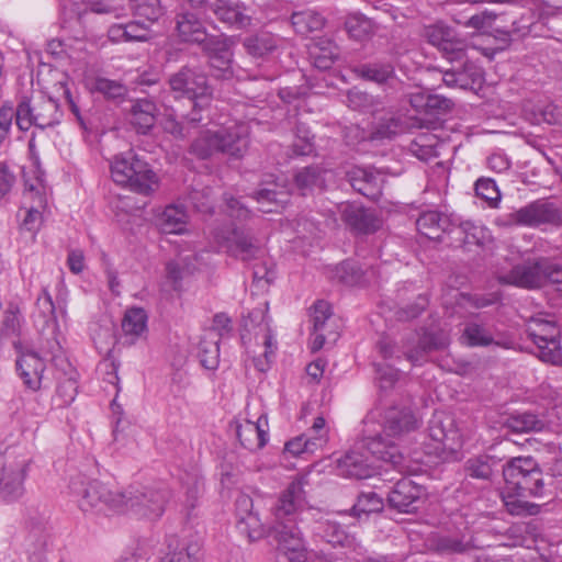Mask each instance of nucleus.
<instances>
[{
	"label": "nucleus",
	"mask_w": 562,
	"mask_h": 562,
	"mask_svg": "<svg viewBox=\"0 0 562 562\" xmlns=\"http://www.w3.org/2000/svg\"><path fill=\"white\" fill-rule=\"evenodd\" d=\"M240 445L250 450L261 449L268 441V418L260 415L256 422L246 419L236 428Z\"/></svg>",
	"instance_id": "393cba45"
},
{
	"label": "nucleus",
	"mask_w": 562,
	"mask_h": 562,
	"mask_svg": "<svg viewBox=\"0 0 562 562\" xmlns=\"http://www.w3.org/2000/svg\"><path fill=\"white\" fill-rule=\"evenodd\" d=\"M340 212L344 223L356 233L372 234L382 226V221L374 211L357 203L342 204Z\"/></svg>",
	"instance_id": "aec40b11"
},
{
	"label": "nucleus",
	"mask_w": 562,
	"mask_h": 562,
	"mask_svg": "<svg viewBox=\"0 0 562 562\" xmlns=\"http://www.w3.org/2000/svg\"><path fill=\"white\" fill-rule=\"evenodd\" d=\"M21 323V312L15 304L10 303L5 308L0 305V331L2 336H19Z\"/></svg>",
	"instance_id": "49530a36"
},
{
	"label": "nucleus",
	"mask_w": 562,
	"mask_h": 562,
	"mask_svg": "<svg viewBox=\"0 0 562 562\" xmlns=\"http://www.w3.org/2000/svg\"><path fill=\"white\" fill-rule=\"evenodd\" d=\"M347 104L353 110L370 111L374 105V99L367 92L351 89L347 94Z\"/></svg>",
	"instance_id": "774afa93"
},
{
	"label": "nucleus",
	"mask_w": 562,
	"mask_h": 562,
	"mask_svg": "<svg viewBox=\"0 0 562 562\" xmlns=\"http://www.w3.org/2000/svg\"><path fill=\"white\" fill-rule=\"evenodd\" d=\"M432 548L443 555L463 554L474 549L473 539L464 533L438 535L432 539Z\"/></svg>",
	"instance_id": "c756f323"
},
{
	"label": "nucleus",
	"mask_w": 562,
	"mask_h": 562,
	"mask_svg": "<svg viewBox=\"0 0 562 562\" xmlns=\"http://www.w3.org/2000/svg\"><path fill=\"white\" fill-rule=\"evenodd\" d=\"M460 339L468 347H488L495 345L510 349L514 346L513 340L499 339L488 326L475 321H470L464 325Z\"/></svg>",
	"instance_id": "b1692460"
},
{
	"label": "nucleus",
	"mask_w": 562,
	"mask_h": 562,
	"mask_svg": "<svg viewBox=\"0 0 562 562\" xmlns=\"http://www.w3.org/2000/svg\"><path fill=\"white\" fill-rule=\"evenodd\" d=\"M87 86L92 92H99L108 99H121L127 93L126 87L117 80H111L104 77H94L87 79Z\"/></svg>",
	"instance_id": "37998d69"
},
{
	"label": "nucleus",
	"mask_w": 562,
	"mask_h": 562,
	"mask_svg": "<svg viewBox=\"0 0 562 562\" xmlns=\"http://www.w3.org/2000/svg\"><path fill=\"white\" fill-rule=\"evenodd\" d=\"M109 38L112 42H147L153 37V30L149 23L139 19L128 23L113 24L108 30Z\"/></svg>",
	"instance_id": "bb28decb"
},
{
	"label": "nucleus",
	"mask_w": 562,
	"mask_h": 562,
	"mask_svg": "<svg viewBox=\"0 0 562 562\" xmlns=\"http://www.w3.org/2000/svg\"><path fill=\"white\" fill-rule=\"evenodd\" d=\"M334 278L342 284L352 286L362 282L363 272L357 262L346 260L336 267Z\"/></svg>",
	"instance_id": "3c124183"
},
{
	"label": "nucleus",
	"mask_w": 562,
	"mask_h": 562,
	"mask_svg": "<svg viewBox=\"0 0 562 562\" xmlns=\"http://www.w3.org/2000/svg\"><path fill=\"white\" fill-rule=\"evenodd\" d=\"M61 116L63 113L59 110V104L53 98L42 97L34 103L33 120L36 127L44 130L54 126L60 122Z\"/></svg>",
	"instance_id": "e433bc0d"
},
{
	"label": "nucleus",
	"mask_w": 562,
	"mask_h": 562,
	"mask_svg": "<svg viewBox=\"0 0 562 562\" xmlns=\"http://www.w3.org/2000/svg\"><path fill=\"white\" fill-rule=\"evenodd\" d=\"M131 122L142 134H146L155 124L157 106L149 99H138L131 109Z\"/></svg>",
	"instance_id": "f704fd0d"
},
{
	"label": "nucleus",
	"mask_w": 562,
	"mask_h": 562,
	"mask_svg": "<svg viewBox=\"0 0 562 562\" xmlns=\"http://www.w3.org/2000/svg\"><path fill=\"white\" fill-rule=\"evenodd\" d=\"M295 183L302 191L303 195L312 191L314 188L321 187L323 183L321 168L316 166L303 168L295 175Z\"/></svg>",
	"instance_id": "5fc2aeb1"
},
{
	"label": "nucleus",
	"mask_w": 562,
	"mask_h": 562,
	"mask_svg": "<svg viewBox=\"0 0 562 562\" xmlns=\"http://www.w3.org/2000/svg\"><path fill=\"white\" fill-rule=\"evenodd\" d=\"M33 322L41 331L50 326L53 329L56 328L55 305L52 295L46 289L42 291L36 300Z\"/></svg>",
	"instance_id": "4c0bfd02"
},
{
	"label": "nucleus",
	"mask_w": 562,
	"mask_h": 562,
	"mask_svg": "<svg viewBox=\"0 0 562 562\" xmlns=\"http://www.w3.org/2000/svg\"><path fill=\"white\" fill-rule=\"evenodd\" d=\"M15 123L21 131H29L31 126H35L34 104H31L26 98L22 99L14 110Z\"/></svg>",
	"instance_id": "0e129e2a"
},
{
	"label": "nucleus",
	"mask_w": 562,
	"mask_h": 562,
	"mask_svg": "<svg viewBox=\"0 0 562 562\" xmlns=\"http://www.w3.org/2000/svg\"><path fill=\"white\" fill-rule=\"evenodd\" d=\"M525 496L522 495V497ZM502 497L507 512L512 515H536L539 512V505L521 499V495L513 491L504 490Z\"/></svg>",
	"instance_id": "de8ad7c7"
},
{
	"label": "nucleus",
	"mask_w": 562,
	"mask_h": 562,
	"mask_svg": "<svg viewBox=\"0 0 562 562\" xmlns=\"http://www.w3.org/2000/svg\"><path fill=\"white\" fill-rule=\"evenodd\" d=\"M356 71L364 79L382 83L393 76L394 68L390 64L374 63L361 65Z\"/></svg>",
	"instance_id": "6e6d98bb"
},
{
	"label": "nucleus",
	"mask_w": 562,
	"mask_h": 562,
	"mask_svg": "<svg viewBox=\"0 0 562 562\" xmlns=\"http://www.w3.org/2000/svg\"><path fill=\"white\" fill-rule=\"evenodd\" d=\"M458 229L463 235L464 245L483 246L490 239V234L483 226L476 225L470 221L462 222Z\"/></svg>",
	"instance_id": "4d7b16f0"
},
{
	"label": "nucleus",
	"mask_w": 562,
	"mask_h": 562,
	"mask_svg": "<svg viewBox=\"0 0 562 562\" xmlns=\"http://www.w3.org/2000/svg\"><path fill=\"white\" fill-rule=\"evenodd\" d=\"M168 83L176 98L189 100L192 110L184 115L186 119L200 123L203 119L201 113L210 108L213 98L205 74L196 67L183 66L169 77Z\"/></svg>",
	"instance_id": "f03ea898"
},
{
	"label": "nucleus",
	"mask_w": 562,
	"mask_h": 562,
	"mask_svg": "<svg viewBox=\"0 0 562 562\" xmlns=\"http://www.w3.org/2000/svg\"><path fill=\"white\" fill-rule=\"evenodd\" d=\"M324 44V47L315 46L311 50L313 64L321 70L329 69L338 58V47L329 41Z\"/></svg>",
	"instance_id": "603ef678"
},
{
	"label": "nucleus",
	"mask_w": 562,
	"mask_h": 562,
	"mask_svg": "<svg viewBox=\"0 0 562 562\" xmlns=\"http://www.w3.org/2000/svg\"><path fill=\"white\" fill-rule=\"evenodd\" d=\"M171 494L167 486L159 484L146 486L142 490L127 488V512L139 518L157 520L165 513L166 504Z\"/></svg>",
	"instance_id": "0eeeda50"
},
{
	"label": "nucleus",
	"mask_w": 562,
	"mask_h": 562,
	"mask_svg": "<svg viewBox=\"0 0 562 562\" xmlns=\"http://www.w3.org/2000/svg\"><path fill=\"white\" fill-rule=\"evenodd\" d=\"M89 10L97 14H109L115 19L123 18L128 11L153 26L164 14L160 0H94Z\"/></svg>",
	"instance_id": "39448f33"
},
{
	"label": "nucleus",
	"mask_w": 562,
	"mask_h": 562,
	"mask_svg": "<svg viewBox=\"0 0 562 562\" xmlns=\"http://www.w3.org/2000/svg\"><path fill=\"white\" fill-rule=\"evenodd\" d=\"M508 428L514 432L540 431L546 423L532 413H519L507 419Z\"/></svg>",
	"instance_id": "09e8293b"
},
{
	"label": "nucleus",
	"mask_w": 562,
	"mask_h": 562,
	"mask_svg": "<svg viewBox=\"0 0 562 562\" xmlns=\"http://www.w3.org/2000/svg\"><path fill=\"white\" fill-rule=\"evenodd\" d=\"M100 486V481L90 480L83 474H77L69 482L70 493L77 497L78 505L85 513L95 514L97 507L100 505L97 495H102L103 492Z\"/></svg>",
	"instance_id": "5701e85b"
},
{
	"label": "nucleus",
	"mask_w": 562,
	"mask_h": 562,
	"mask_svg": "<svg viewBox=\"0 0 562 562\" xmlns=\"http://www.w3.org/2000/svg\"><path fill=\"white\" fill-rule=\"evenodd\" d=\"M372 459L376 457L363 447V441L360 447L353 448L348 451L344 457L337 459L338 474L349 479L362 480L371 477L376 472V465Z\"/></svg>",
	"instance_id": "f8f14e48"
},
{
	"label": "nucleus",
	"mask_w": 562,
	"mask_h": 562,
	"mask_svg": "<svg viewBox=\"0 0 562 562\" xmlns=\"http://www.w3.org/2000/svg\"><path fill=\"white\" fill-rule=\"evenodd\" d=\"M536 464V460L531 457H518L509 460L503 468V476L506 484L504 490L514 492L516 483L526 479Z\"/></svg>",
	"instance_id": "473e14b6"
},
{
	"label": "nucleus",
	"mask_w": 562,
	"mask_h": 562,
	"mask_svg": "<svg viewBox=\"0 0 562 562\" xmlns=\"http://www.w3.org/2000/svg\"><path fill=\"white\" fill-rule=\"evenodd\" d=\"M210 8L218 21L233 29L246 30L254 25L255 11L240 0H214Z\"/></svg>",
	"instance_id": "ddd939ff"
},
{
	"label": "nucleus",
	"mask_w": 562,
	"mask_h": 562,
	"mask_svg": "<svg viewBox=\"0 0 562 562\" xmlns=\"http://www.w3.org/2000/svg\"><path fill=\"white\" fill-rule=\"evenodd\" d=\"M383 508V499L375 492H362L355 504V509L360 513H378Z\"/></svg>",
	"instance_id": "69168bd1"
},
{
	"label": "nucleus",
	"mask_w": 562,
	"mask_h": 562,
	"mask_svg": "<svg viewBox=\"0 0 562 562\" xmlns=\"http://www.w3.org/2000/svg\"><path fill=\"white\" fill-rule=\"evenodd\" d=\"M424 488L408 477H404L395 483L387 495L390 507L400 513H413L418 509L422 503Z\"/></svg>",
	"instance_id": "6ab92c4d"
},
{
	"label": "nucleus",
	"mask_w": 562,
	"mask_h": 562,
	"mask_svg": "<svg viewBox=\"0 0 562 562\" xmlns=\"http://www.w3.org/2000/svg\"><path fill=\"white\" fill-rule=\"evenodd\" d=\"M111 176L115 183L143 195L151 194L159 187L158 176L132 150L114 157L111 162Z\"/></svg>",
	"instance_id": "20e7f679"
},
{
	"label": "nucleus",
	"mask_w": 562,
	"mask_h": 562,
	"mask_svg": "<svg viewBox=\"0 0 562 562\" xmlns=\"http://www.w3.org/2000/svg\"><path fill=\"white\" fill-rule=\"evenodd\" d=\"M188 223L187 210L179 204H170L165 207L158 217L160 229L166 234H181Z\"/></svg>",
	"instance_id": "c9c22d12"
},
{
	"label": "nucleus",
	"mask_w": 562,
	"mask_h": 562,
	"mask_svg": "<svg viewBox=\"0 0 562 562\" xmlns=\"http://www.w3.org/2000/svg\"><path fill=\"white\" fill-rule=\"evenodd\" d=\"M492 458L479 456L471 458L465 463V471L469 476L481 480H488L493 472Z\"/></svg>",
	"instance_id": "bf43d9fd"
},
{
	"label": "nucleus",
	"mask_w": 562,
	"mask_h": 562,
	"mask_svg": "<svg viewBox=\"0 0 562 562\" xmlns=\"http://www.w3.org/2000/svg\"><path fill=\"white\" fill-rule=\"evenodd\" d=\"M447 218L436 211L423 213L416 221L418 232L429 239H439L446 231Z\"/></svg>",
	"instance_id": "79ce46f5"
},
{
	"label": "nucleus",
	"mask_w": 562,
	"mask_h": 562,
	"mask_svg": "<svg viewBox=\"0 0 562 562\" xmlns=\"http://www.w3.org/2000/svg\"><path fill=\"white\" fill-rule=\"evenodd\" d=\"M280 38L269 32H259L245 37L243 46L248 55L262 58L272 54L279 46Z\"/></svg>",
	"instance_id": "72a5a7b5"
},
{
	"label": "nucleus",
	"mask_w": 562,
	"mask_h": 562,
	"mask_svg": "<svg viewBox=\"0 0 562 562\" xmlns=\"http://www.w3.org/2000/svg\"><path fill=\"white\" fill-rule=\"evenodd\" d=\"M350 186L360 194L375 199L380 194V178L366 168L353 167L347 172Z\"/></svg>",
	"instance_id": "7c9ffc66"
},
{
	"label": "nucleus",
	"mask_w": 562,
	"mask_h": 562,
	"mask_svg": "<svg viewBox=\"0 0 562 562\" xmlns=\"http://www.w3.org/2000/svg\"><path fill=\"white\" fill-rule=\"evenodd\" d=\"M313 533L319 540L333 546H342L347 533L340 524L330 519H321L315 522Z\"/></svg>",
	"instance_id": "ea45409f"
},
{
	"label": "nucleus",
	"mask_w": 562,
	"mask_h": 562,
	"mask_svg": "<svg viewBox=\"0 0 562 562\" xmlns=\"http://www.w3.org/2000/svg\"><path fill=\"white\" fill-rule=\"evenodd\" d=\"M514 492L518 495L532 497H543L546 495L542 471L538 463L535 465V469L528 473L526 479L516 483Z\"/></svg>",
	"instance_id": "c03bdc74"
},
{
	"label": "nucleus",
	"mask_w": 562,
	"mask_h": 562,
	"mask_svg": "<svg viewBox=\"0 0 562 562\" xmlns=\"http://www.w3.org/2000/svg\"><path fill=\"white\" fill-rule=\"evenodd\" d=\"M452 63L454 60H451ZM460 67H452L442 74V81L447 87L472 89L475 85L481 82V70L472 63L467 60V56L462 60H456Z\"/></svg>",
	"instance_id": "a878e982"
},
{
	"label": "nucleus",
	"mask_w": 562,
	"mask_h": 562,
	"mask_svg": "<svg viewBox=\"0 0 562 562\" xmlns=\"http://www.w3.org/2000/svg\"><path fill=\"white\" fill-rule=\"evenodd\" d=\"M345 27L349 36L356 41H363L372 33V22L360 14L349 15L346 19Z\"/></svg>",
	"instance_id": "864d4df0"
},
{
	"label": "nucleus",
	"mask_w": 562,
	"mask_h": 562,
	"mask_svg": "<svg viewBox=\"0 0 562 562\" xmlns=\"http://www.w3.org/2000/svg\"><path fill=\"white\" fill-rule=\"evenodd\" d=\"M13 346L19 353L16 370L24 385L32 391L40 390L45 370L43 359L34 351L24 350L21 341H14Z\"/></svg>",
	"instance_id": "f3484780"
},
{
	"label": "nucleus",
	"mask_w": 562,
	"mask_h": 562,
	"mask_svg": "<svg viewBox=\"0 0 562 562\" xmlns=\"http://www.w3.org/2000/svg\"><path fill=\"white\" fill-rule=\"evenodd\" d=\"M36 194L38 195L37 205H31L27 209L26 214L21 224L22 229L27 231L32 234H35L41 227L42 214L40 209L45 206V199L38 192H36Z\"/></svg>",
	"instance_id": "680f3d73"
},
{
	"label": "nucleus",
	"mask_w": 562,
	"mask_h": 562,
	"mask_svg": "<svg viewBox=\"0 0 562 562\" xmlns=\"http://www.w3.org/2000/svg\"><path fill=\"white\" fill-rule=\"evenodd\" d=\"M508 222L522 226L562 224L560 211L551 202L537 200L508 215Z\"/></svg>",
	"instance_id": "9b49d317"
},
{
	"label": "nucleus",
	"mask_w": 562,
	"mask_h": 562,
	"mask_svg": "<svg viewBox=\"0 0 562 562\" xmlns=\"http://www.w3.org/2000/svg\"><path fill=\"white\" fill-rule=\"evenodd\" d=\"M323 438L314 439L304 437L303 435L293 438L285 443V451L294 457H299L304 453L312 454L315 451L322 449Z\"/></svg>",
	"instance_id": "13d9d810"
},
{
	"label": "nucleus",
	"mask_w": 562,
	"mask_h": 562,
	"mask_svg": "<svg viewBox=\"0 0 562 562\" xmlns=\"http://www.w3.org/2000/svg\"><path fill=\"white\" fill-rule=\"evenodd\" d=\"M330 304L326 301H317L312 308V321L315 331H326L327 321L331 317Z\"/></svg>",
	"instance_id": "338daca9"
},
{
	"label": "nucleus",
	"mask_w": 562,
	"mask_h": 562,
	"mask_svg": "<svg viewBox=\"0 0 562 562\" xmlns=\"http://www.w3.org/2000/svg\"><path fill=\"white\" fill-rule=\"evenodd\" d=\"M292 25L297 34L306 35L324 26V18L312 10L294 12L291 16Z\"/></svg>",
	"instance_id": "a18cd8bd"
},
{
	"label": "nucleus",
	"mask_w": 562,
	"mask_h": 562,
	"mask_svg": "<svg viewBox=\"0 0 562 562\" xmlns=\"http://www.w3.org/2000/svg\"><path fill=\"white\" fill-rule=\"evenodd\" d=\"M307 484V480L304 476L294 479L288 487L282 492L279 501L274 507V516L277 522H288L292 519L297 510H300L305 504V491L304 486Z\"/></svg>",
	"instance_id": "a211bd4d"
},
{
	"label": "nucleus",
	"mask_w": 562,
	"mask_h": 562,
	"mask_svg": "<svg viewBox=\"0 0 562 562\" xmlns=\"http://www.w3.org/2000/svg\"><path fill=\"white\" fill-rule=\"evenodd\" d=\"M475 193L485 200L491 207H496L501 201V192L493 179L481 178L475 182Z\"/></svg>",
	"instance_id": "052dcab7"
},
{
	"label": "nucleus",
	"mask_w": 562,
	"mask_h": 562,
	"mask_svg": "<svg viewBox=\"0 0 562 562\" xmlns=\"http://www.w3.org/2000/svg\"><path fill=\"white\" fill-rule=\"evenodd\" d=\"M428 432L442 450L454 451L461 446L459 431L454 427L453 418L449 415L435 414L429 422Z\"/></svg>",
	"instance_id": "4be33fe9"
},
{
	"label": "nucleus",
	"mask_w": 562,
	"mask_h": 562,
	"mask_svg": "<svg viewBox=\"0 0 562 562\" xmlns=\"http://www.w3.org/2000/svg\"><path fill=\"white\" fill-rule=\"evenodd\" d=\"M419 426V418L411 409L390 407L382 415L381 432L363 438V447L376 457V460L390 463L394 469L403 472L405 470L403 454L397 443Z\"/></svg>",
	"instance_id": "f257e3e1"
},
{
	"label": "nucleus",
	"mask_w": 562,
	"mask_h": 562,
	"mask_svg": "<svg viewBox=\"0 0 562 562\" xmlns=\"http://www.w3.org/2000/svg\"><path fill=\"white\" fill-rule=\"evenodd\" d=\"M24 471L18 470L3 479L0 485V493L5 501H16L24 494Z\"/></svg>",
	"instance_id": "8fccbe9b"
},
{
	"label": "nucleus",
	"mask_w": 562,
	"mask_h": 562,
	"mask_svg": "<svg viewBox=\"0 0 562 562\" xmlns=\"http://www.w3.org/2000/svg\"><path fill=\"white\" fill-rule=\"evenodd\" d=\"M236 528L250 541L261 539L266 528L259 514L255 510L254 501L247 494H239L235 501Z\"/></svg>",
	"instance_id": "2eb2a0df"
},
{
	"label": "nucleus",
	"mask_w": 562,
	"mask_h": 562,
	"mask_svg": "<svg viewBox=\"0 0 562 562\" xmlns=\"http://www.w3.org/2000/svg\"><path fill=\"white\" fill-rule=\"evenodd\" d=\"M249 145V127L244 122H235L215 132L204 131L193 140L191 151L205 159L215 153L241 157Z\"/></svg>",
	"instance_id": "7ed1b4c3"
},
{
	"label": "nucleus",
	"mask_w": 562,
	"mask_h": 562,
	"mask_svg": "<svg viewBox=\"0 0 562 562\" xmlns=\"http://www.w3.org/2000/svg\"><path fill=\"white\" fill-rule=\"evenodd\" d=\"M449 338L443 331H425L422 336L414 335L403 345V353L413 366H420L428 360L432 351L443 350Z\"/></svg>",
	"instance_id": "9d476101"
},
{
	"label": "nucleus",
	"mask_w": 562,
	"mask_h": 562,
	"mask_svg": "<svg viewBox=\"0 0 562 562\" xmlns=\"http://www.w3.org/2000/svg\"><path fill=\"white\" fill-rule=\"evenodd\" d=\"M277 184L273 188H263L255 193L254 199L260 205L259 211L262 213L278 212L289 201V193L283 190H277Z\"/></svg>",
	"instance_id": "a19ab883"
},
{
	"label": "nucleus",
	"mask_w": 562,
	"mask_h": 562,
	"mask_svg": "<svg viewBox=\"0 0 562 562\" xmlns=\"http://www.w3.org/2000/svg\"><path fill=\"white\" fill-rule=\"evenodd\" d=\"M424 37L438 47L448 60H462L464 58V43L457 38L456 32L442 23L424 27Z\"/></svg>",
	"instance_id": "dca6fc26"
},
{
	"label": "nucleus",
	"mask_w": 562,
	"mask_h": 562,
	"mask_svg": "<svg viewBox=\"0 0 562 562\" xmlns=\"http://www.w3.org/2000/svg\"><path fill=\"white\" fill-rule=\"evenodd\" d=\"M273 531L278 542L279 559H285L288 562L307 561V549L294 519H289L288 522H276Z\"/></svg>",
	"instance_id": "6e6552de"
},
{
	"label": "nucleus",
	"mask_w": 562,
	"mask_h": 562,
	"mask_svg": "<svg viewBox=\"0 0 562 562\" xmlns=\"http://www.w3.org/2000/svg\"><path fill=\"white\" fill-rule=\"evenodd\" d=\"M222 246L228 255L243 261L258 259L265 252L261 243L257 238L249 232L237 227L223 236Z\"/></svg>",
	"instance_id": "4468645a"
},
{
	"label": "nucleus",
	"mask_w": 562,
	"mask_h": 562,
	"mask_svg": "<svg viewBox=\"0 0 562 562\" xmlns=\"http://www.w3.org/2000/svg\"><path fill=\"white\" fill-rule=\"evenodd\" d=\"M123 344L132 346L140 339L147 330V314L140 307H133L125 312L122 319Z\"/></svg>",
	"instance_id": "c85d7f7f"
},
{
	"label": "nucleus",
	"mask_w": 562,
	"mask_h": 562,
	"mask_svg": "<svg viewBox=\"0 0 562 562\" xmlns=\"http://www.w3.org/2000/svg\"><path fill=\"white\" fill-rule=\"evenodd\" d=\"M536 123L558 125L562 123V106L555 103H546L537 106L535 112Z\"/></svg>",
	"instance_id": "e2e57ef3"
},
{
	"label": "nucleus",
	"mask_w": 562,
	"mask_h": 562,
	"mask_svg": "<svg viewBox=\"0 0 562 562\" xmlns=\"http://www.w3.org/2000/svg\"><path fill=\"white\" fill-rule=\"evenodd\" d=\"M202 48L209 56L211 67L218 71L216 76L222 78L232 76L233 54L227 37L211 35Z\"/></svg>",
	"instance_id": "412c9836"
},
{
	"label": "nucleus",
	"mask_w": 562,
	"mask_h": 562,
	"mask_svg": "<svg viewBox=\"0 0 562 562\" xmlns=\"http://www.w3.org/2000/svg\"><path fill=\"white\" fill-rule=\"evenodd\" d=\"M546 268H550L548 258L527 259L514 266L507 273L499 274L498 281L525 289H538L546 284Z\"/></svg>",
	"instance_id": "1a4fd4ad"
},
{
	"label": "nucleus",
	"mask_w": 562,
	"mask_h": 562,
	"mask_svg": "<svg viewBox=\"0 0 562 562\" xmlns=\"http://www.w3.org/2000/svg\"><path fill=\"white\" fill-rule=\"evenodd\" d=\"M220 335V333L209 330L199 342L198 356L200 358L201 364L207 370H215L218 366Z\"/></svg>",
	"instance_id": "58836bf2"
},
{
	"label": "nucleus",
	"mask_w": 562,
	"mask_h": 562,
	"mask_svg": "<svg viewBox=\"0 0 562 562\" xmlns=\"http://www.w3.org/2000/svg\"><path fill=\"white\" fill-rule=\"evenodd\" d=\"M100 490L103 492L102 495L98 496V503L95 514H109V513H126L127 512V490L121 491L113 488L101 482Z\"/></svg>",
	"instance_id": "2f4dec72"
},
{
	"label": "nucleus",
	"mask_w": 562,
	"mask_h": 562,
	"mask_svg": "<svg viewBox=\"0 0 562 562\" xmlns=\"http://www.w3.org/2000/svg\"><path fill=\"white\" fill-rule=\"evenodd\" d=\"M526 333L538 349V357L552 364L562 362L560 348V330L553 319L542 315L531 317L527 324Z\"/></svg>",
	"instance_id": "423d86ee"
},
{
	"label": "nucleus",
	"mask_w": 562,
	"mask_h": 562,
	"mask_svg": "<svg viewBox=\"0 0 562 562\" xmlns=\"http://www.w3.org/2000/svg\"><path fill=\"white\" fill-rule=\"evenodd\" d=\"M178 36L183 42L203 45L211 35H207L200 19L192 12L181 11L175 18Z\"/></svg>",
	"instance_id": "cd10ccee"
}]
</instances>
